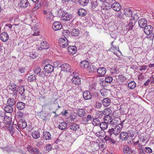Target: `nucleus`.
Instances as JSON below:
<instances>
[{"label": "nucleus", "mask_w": 154, "mask_h": 154, "mask_svg": "<svg viewBox=\"0 0 154 154\" xmlns=\"http://www.w3.org/2000/svg\"><path fill=\"white\" fill-rule=\"evenodd\" d=\"M70 33V32L68 30H64L63 32L64 35H65L66 36L69 35Z\"/></svg>", "instance_id": "obj_64"}, {"label": "nucleus", "mask_w": 154, "mask_h": 154, "mask_svg": "<svg viewBox=\"0 0 154 154\" xmlns=\"http://www.w3.org/2000/svg\"><path fill=\"white\" fill-rule=\"evenodd\" d=\"M121 128L118 125H117L114 128H112L109 130L107 132L109 136L111 137L112 134H113L115 135H117L119 134L121 131Z\"/></svg>", "instance_id": "obj_3"}, {"label": "nucleus", "mask_w": 154, "mask_h": 154, "mask_svg": "<svg viewBox=\"0 0 154 154\" xmlns=\"http://www.w3.org/2000/svg\"><path fill=\"white\" fill-rule=\"evenodd\" d=\"M103 115L105 116L109 115L111 113L112 111L109 108H106L103 111Z\"/></svg>", "instance_id": "obj_35"}, {"label": "nucleus", "mask_w": 154, "mask_h": 154, "mask_svg": "<svg viewBox=\"0 0 154 154\" xmlns=\"http://www.w3.org/2000/svg\"><path fill=\"white\" fill-rule=\"evenodd\" d=\"M58 43L60 46L62 48H65L68 45V41L66 38H60L59 40Z\"/></svg>", "instance_id": "obj_4"}, {"label": "nucleus", "mask_w": 154, "mask_h": 154, "mask_svg": "<svg viewBox=\"0 0 154 154\" xmlns=\"http://www.w3.org/2000/svg\"><path fill=\"white\" fill-rule=\"evenodd\" d=\"M119 137L120 139L122 140H125L128 137V134L126 132H121L120 134Z\"/></svg>", "instance_id": "obj_18"}, {"label": "nucleus", "mask_w": 154, "mask_h": 154, "mask_svg": "<svg viewBox=\"0 0 154 154\" xmlns=\"http://www.w3.org/2000/svg\"><path fill=\"white\" fill-rule=\"evenodd\" d=\"M108 90L105 88H103L100 91L101 95L104 97H106L108 94Z\"/></svg>", "instance_id": "obj_38"}, {"label": "nucleus", "mask_w": 154, "mask_h": 154, "mask_svg": "<svg viewBox=\"0 0 154 154\" xmlns=\"http://www.w3.org/2000/svg\"><path fill=\"white\" fill-rule=\"evenodd\" d=\"M62 28V25L59 22H54L52 25V28L54 30L57 31L61 29Z\"/></svg>", "instance_id": "obj_8"}, {"label": "nucleus", "mask_w": 154, "mask_h": 154, "mask_svg": "<svg viewBox=\"0 0 154 154\" xmlns=\"http://www.w3.org/2000/svg\"><path fill=\"white\" fill-rule=\"evenodd\" d=\"M72 82L75 85H79L81 83L80 79L78 77H74L72 79Z\"/></svg>", "instance_id": "obj_24"}, {"label": "nucleus", "mask_w": 154, "mask_h": 154, "mask_svg": "<svg viewBox=\"0 0 154 154\" xmlns=\"http://www.w3.org/2000/svg\"><path fill=\"white\" fill-rule=\"evenodd\" d=\"M70 129L72 131H76L79 128V125L75 123H73L70 126Z\"/></svg>", "instance_id": "obj_33"}, {"label": "nucleus", "mask_w": 154, "mask_h": 154, "mask_svg": "<svg viewBox=\"0 0 154 154\" xmlns=\"http://www.w3.org/2000/svg\"><path fill=\"white\" fill-rule=\"evenodd\" d=\"M27 150L28 152L31 154H34L35 153L36 154H38V151L37 148L34 149V148L31 146H28L27 147Z\"/></svg>", "instance_id": "obj_14"}, {"label": "nucleus", "mask_w": 154, "mask_h": 154, "mask_svg": "<svg viewBox=\"0 0 154 154\" xmlns=\"http://www.w3.org/2000/svg\"><path fill=\"white\" fill-rule=\"evenodd\" d=\"M61 69L62 70L66 72H69L71 68L70 66L68 64L64 63L61 66Z\"/></svg>", "instance_id": "obj_16"}, {"label": "nucleus", "mask_w": 154, "mask_h": 154, "mask_svg": "<svg viewBox=\"0 0 154 154\" xmlns=\"http://www.w3.org/2000/svg\"><path fill=\"white\" fill-rule=\"evenodd\" d=\"M54 13L55 12V14L58 16L60 17L61 19L64 21H69L72 18V17L71 14H69L66 11H62L61 10L56 8L52 10Z\"/></svg>", "instance_id": "obj_1"}, {"label": "nucleus", "mask_w": 154, "mask_h": 154, "mask_svg": "<svg viewBox=\"0 0 154 154\" xmlns=\"http://www.w3.org/2000/svg\"><path fill=\"white\" fill-rule=\"evenodd\" d=\"M87 14L86 11L84 9H80L78 10V14L79 16H83Z\"/></svg>", "instance_id": "obj_27"}, {"label": "nucleus", "mask_w": 154, "mask_h": 154, "mask_svg": "<svg viewBox=\"0 0 154 154\" xmlns=\"http://www.w3.org/2000/svg\"><path fill=\"white\" fill-rule=\"evenodd\" d=\"M102 130H100L97 133V134L96 135V136L98 137H103V132L102 131Z\"/></svg>", "instance_id": "obj_58"}, {"label": "nucleus", "mask_w": 154, "mask_h": 154, "mask_svg": "<svg viewBox=\"0 0 154 154\" xmlns=\"http://www.w3.org/2000/svg\"><path fill=\"white\" fill-rule=\"evenodd\" d=\"M124 14L127 17H130L132 14V11L129 8H125L124 10Z\"/></svg>", "instance_id": "obj_26"}, {"label": "nucleus", "mask_w": 154, "mask_h": 154, "mask_svg": "<svg viewBox=\"0 0 154 154\" xmlns=\"http://www.w3.org/2000/svg\"><path fill=\"white\" fill-rule=\"evenodd\" d=\"M41 69L40 67H37L34 69V73L35 74H38L41 72Z\"/></svg>", "instance_id": "obj_52"}, {"label": "nucleus", "mask_w": 154, "mask_h": 154, "mask_svg": "<svg viewBox=\"0 0 154 154\" xmlns=\"http://www.w3.org/2000/svg\"><path fill=\"white\" fill-rule=\"evenodd\" d=\"M67 127V125L66 122H63L60 123L58 126V128L62 130L65 129Z\"/></svg>", "instance_id": "obj_36"}, {"label": "nucleus", "mask_w": 154, "mask_h": 154, "mask_svg": "<svg viewBox=\"0 0 154 154\" xmlns=\"http://www.w3.org/2000/svg\"><path fill=\"white\" fill-rule=\"evenodd\" d=\"M139 26L141 28H143L146 26L147 21L144 18H141L138 21Z\"/></svg>", "instance_id": "obj_10"}, {"label": "nucleus", "mask_w": 154, "mask_h": 154, "mask_svg": "<svg viewBox=\"0 0 154 154\" xmlns=\"http://www.w3.org/2000/svg\"><path fill=\"white\" fill-rule=\"evenodd\" d=\"M43 12L44 14L45 15V16L48 20H52L53 17L52 15V13L50 10H49L48 11H44Z\"/></svg>", "instance_id": "obj_15"}, {"label": "nucleus", "mask_w": 154, "mask_h": 154, "mask_svg": "<svg viewBox=\"0 0 154 154\" xmlns=\"http://www.w3.org/2000/svg\"><path fill=\"white\" fill-rule=\"evenodd\" d=\"M17 107L19 110H22L25 107V103L22 102H18L17 104Z\"/></svg>", "instance_id": "obj_28"}, {"label": "nucleus", "mask_w": 154, "mask_h": 154, "mask_svg": "<svg viewBox=\"0 0 154 154\" xmlns=\"http://www.w3.org/2000/svg\"><path fill=\"white\" fill-rule=\"evenodd\" d=\"M13 31H15L16 29H19V27L18 24H12V26Z\"/></svg>", "instance_id": "obj_61"}, {"label": "nucleus", "mask_w": 154, "mask_h": 154, "mask_svg": "<svg viewBox=\"0 0 154 154\" xmlns=\"http://www.w3.org/2000/svg\"><path fill=\"white\" fill-rule=\"evenodd\" d=\"M45 151L48 152L49 151L52 149L51 145L49 144L46 145L45 146Z\"/></svg>", "instance_id": "obj_57"}, {"label": "nucleus", "mask_w": 154, "mask_h": 154, "mask_svg": "<svg viewBox=\"0 0 154 154\" xmlns=\"http://www.w3.org/2000/svg\"><path fill=\"white\" fill-rule=\"evenodd\" d=\"M145 152L147 153H150L152 152V149L149 147H146L145 148Z\"/></svg>", "instance_id": "obj_62"}, {"label": "nucleus", "mask_w": 154, "mask_h": 154, "mask_svg": "<svg viewBox=\"0 0 154 154\" xmlns=\"http://www.w3.org/2000/svg\"><path fill=\"white\" fill-rule=\"evenodd\" d=\"M16 85L14 84H11L9 85V88L12 91H14L16 89Z\"/></svg>", "instance_id": "obj_48"}, {"label": "nucleus", "mask_w": 154, "mask_h": 154, "mask_svg": "<svg viewBox=\"0 0 154 154\" xmlns=\"http://www.w3.org/2000/svg\"><path fill=\"white\" fill-rule=\"evenodd\" d=\"M139 18L138 15L134 14L129 19V23L127 26V28L128 30L131 29L135 25L136 22Z\"/></svg>", "instance_id": "obj_2"}, {"label": "nucleus", "mask_w": 154, "mask_h": 154, "mask_svg": "<svg viewBox=\"0 0 154 154\" xmlns=\"http://www.w3.org/2000/svg\"><path fill=\"white\" fill-rule=\"evenodd\" d=\"M104 120L108 123L110 124L112 122V119L109 115L105 116L104 118Z\"/></svg>", "instance_id": "obj_41"}, {"label": "nucleus", "mask_w": 154, "mask_h": 154, "mask_svg": "<svg viewBox=\"0 0 154 154\" xmlns=\"http://www.w3.org/2000/svg\"><path fill=\"white\" fill-rule=\"evenodd\" d=\"M103 113L102 111H97L96 112V115L99 118H102L103 116Z\"/></svg>", "instance_id": "obj_56"}, {"label": "nucleus", "mask_w": 154, "mask_h": 154, "mask_svg": "<svg viewBox=\"0 0 154 154\" xmlns=\"http://www.w3.org/2000/svg\"><path fill=\"white\" fill-rule=\"evenodd\" d=\"M116 79L118 82L122 83L125 81L127 78L123 75H121L116 76Z\"/></svg>", "instance_id": "obj_17"}, {"label": "nucleus", "mask_w": 154, "mask_h": 154, "mask_svg": "<svg viewBox=\"0 0 154 154\" xmlns=\"http://www.w3.org/2000/svg\"><path fill=\"white\" fill-rule=\"evenodd\" d=\"M92 8L93 9H95L97 8L98 6V3L97 1L93 2H91Z\"/></svg>", "instance_id": "obj_50"}, {"label": "nucleus", "mask_w": 154, "mask_h": 154, "mask_svg": "<svg viewBox=\"0 0 154 154\" xmlns=\"http://www.w3.org/2000/svg\"><path fill=\"white\" fill-rule=\"evenodd\" d=\"M8 131H9L10 133L11 134L12 136L13 134L14 133V130L13 128V127L12 126L11 127H9L7 129Z\"/></svg>", "instance_id": "obj_60"}, {"label": "nucleus", "mask_w": 154, "mask_h": 154, "mask_svg": "<svg viewBox=\"0 0 154 154\" xmlns=\"http://www.w3.org/2000/svg\"><path fill=\"white\" fill-rule=\"evenodd\" d=\"M77 113L80 117H83L85 115V111L83 109H79L77 111Z\"/></svg>", "instance_id": "obj_43"}, {"label": "nucleus", "mask_w": 154, "mask_h": 154, "mask_svg": "<svg viewBox=\"0 0 154 154\" xmlns=\"http://www.w3.org/2000/svg\"><path fill=\"white\" fill-rule=\"evenodd\" d=\"M27 125L26 122L25 120H20L18 123V127L22 129L26 128Z\"/></svg>", "instance_id": "obj_21"}, {"label": "nucleus", "mask_w": 154, "mask_h": 154, "mask_svg": "<svg viewBox=\"0 0 154 154\" xmlns=\"http://www.w3.org/2000/svg\"><path fill=\"white\" fill-rule=\"evenodd\" d=\"M68 52L70 54L73 55L76 51V48L75 46H69L68 48Z\"/></svg>", "instance_id": "obj_23"}, {"label": "nucleus", "mask_w": 154, "mask_h": 154, "mask_svg": "<svg viewBox=\"0 0 154 154\" xmlns=\"http://www.w3.org/2000/svg\"><path fill=\"white\" fill-rule=\"evenodd\" d=\"M97 70V67L94 65H92L88 69L89 72L90 73L96 72Z\"/></svg>", "instance_id": "obj_44"}, {"label": "nucleus", "mask_w": 154, "mask_h": 154, "mask_svg": "<svg viewBox=\"0 0 154 154\" xmlns=\"http://www.w3.org/2000/svg\"><path fill=\"white\" fill-rule=\"evenodd\" d=\"M136 86V84L134 81H132L129 82L128 84V87L131 89H133Z\"/></svg>", "instance_id": "obj_40"}, {"label": "nucleus", "mask_w": 154, "mask_h": 154, "mask_svg": "<svg viewBox=\"0 0 154 154\" xmlns=\"http://www.w3.org/2000/svg\"><path fill=\"white\" fill-rule=\"evenodd\" d=\"M31 134L32 137L34 139H38L40 137V133L38 131L32 132Z\"/></svg>", "instance_id": "obj_32"}, {"label": "nucleus", "mask_w": 154, "mask_h": 154, "mask_svg": "<svg viewBox=\"0 0 154 154\" xmlns=\"http://www.w3.org/2000/svg\"><path fill=\"white\" fill-rule=\"evenodd\" d=\"M116 17L120 19H125L124 13L122 14L121 12H119L116 14Z\"/></svg>", "instance_id": "obj_46"}, {"label": "nucleus", "mask_w": 154, "mask_h": 154, "mask_svg": "<svg viewBox=\"0 0 154 154\" xmlns=\"http://www.w3.org/2000/svg\"><path fill=\"white\" fill-rule=\"evenodd\" d=\"M16 91H17L22 96H25V94L24 93L25 92V89L23 86L21 85L19 86L17 88Z\"/></svg>", "instance_id": "obj_20"}, {"label": "nucleus", "mask_w": 154, "mask_h": 154, "mask_svg": "<svg viewBox=\"0 0 154 154\" xmlns=\"http://www.w3.org/2000/svg\"><path fill=\"white\" fill-rule=\"evenodd\" d=\"M83 97L85 100H88L91 98V95L89 91H85L83 93Z\"/></svg>", "instance_id": "obj_13"}, {"label": "nucleus", "mask_w": 154, "mask_h": 154, "mask_svg": "<svg viewBox=\"0 0 154 154\" xmlns=\"http://www.w3.org/2000/svg\"><path fill=\"white\" fill-rule=\"evenodd\" d=\"M36 3L37 4L35 5V7L32 9V12H33L34 11H35L39 8V6L41 4L39 2Z\"/></svg>", "instance_id": "obj_54"}, {"label": "nucleus", "mask_w": 154, "mask_h": 154, "mask_svg": "<svg viewBox=\"0 0 154 154\" xmlns=\"http://www.w3.org/2000/svg\"><path fill=\"white\" fill-rule=\"evenodd\" d=\"M100 121L98 119L96 118L93 119L92 124L94 125L98 126L100 125Z\"/></svg>", "instance_id": "obj_45"}, {"label": "nucleus", "mask_w": 154, "mask_h": 154, "mask_svg": "<svg viewBox=\"0 0 154 154\" xmlns=\"http://www.w3.org/2000/svg\"><path fill=\"white\" fill-rule=\"evenodd\" d=\"M29 4L27 0H20L18 3V6L22 8H26Z\"/></svg>", "instance_id": "obj_9"}, {"label": "nucleus", "mask_w": 154, "mask_h": 154, "mask_svg": "<svg viewBox=\"0 0 154 154\" xmlns=\"http://www.w3.org/2000/svg\"><path fill=\"white\" fill-rule=\"evenodd\" d=\"M106 72V69L104 67H100L97 69V73L100 75V76H102L104 75Z\"/></svg>", "instance_id": "obj_19"}, {"label": "nucleus", "mask_w": 154, "mask_h": 154, "mask_svg": "<svg viewBox=\"0 0 154 154\" xmlns=\"http://www.w3.org/2000/svg\"><path fill=\"white\" fill-rule=\"evenodd\" d=\"M79 2L82 6H86L89 2V0H79Z\"/></svg>", "instance_id": "obj_47"}, {"label": "nucleus", "mask_w": 154, "mask_h": 154, "mask_svg": "<svg viewBox=\"0 0 154 154\" xmlns=\"http://www.w3.org/2000/svg\"><path fill=\"white\" fill-rule=\"evenodd\" d=\"M47 43L46 41H43L41 43V49H48L49 47V45L47 44Z\"/></svg>", "instance_id": "obj_29"}, {"label": "nucleus", "mask_w": 154, "mask_h": 154, "mask_svg": "<svg viewBox=\"0 0 154 154\" xmlns=\"http://www.w3.org/2000/svg\"><path fill=\"white\" fill-rule=\"evenodd\" d=\"M110 71L112 73L115 74H118V69L116 67H114L111 69Z\"/></svg>", "instance_id": "obj_49"}, {"label": "nucleus", "mask_w": 154, "mask_h": 154, "mask_svg": "<svg viewBox=\"0 0 154 154\" xmlns=\"http://www.w3.org/2000/svg\"><path fill=\"white\" fill-rule=\"evenodd\" d=\"M114 41H113L112 42L110 43V45L111 46V48L109 49V50H110V51H120L119 50V47H118L117 50V47H116V46H114V45L113 44V43L114 42Z\"/></svg>", "instance_id": "obj_42"}, {"label": "nucleus", "mask_w": 154, "mask_h": 154, "mask_svg": "<svg viewBox=\"0 0 154 154\" xmlns=\"http://www.w3.org/2000/svg\"><path fill=\"white\" fill-rule=\"evenodd\" d=\"M54 66L50 64H48L45 66L44 69L45 71L48 73L52 72L54 71Z\"/></svg>", "instance_id": "obj_7"}, {"label": "nucleus", "mask_w": 154, "mask_h": 154, "mask_svg": "<svg viewBox=\"0 0 154 154\" xmlns=\"http://www.w3.org/2000/svg\"><path fill=\"white\" fill-rule=\"evenodd\" d=\"M15 101L14 99L11 97L9 98L7 101V104L9 106H13L15 103Z\"/></svg>", "instance_id": "obj_30"}, {"label": "nucleus", "mask_w": 154, "mask_h": 154, "mask_svg": "<svg viewBox=\"0 0 154 154\" xmlns=\"http://www.w3.org/2000/svg\"><path fill=\"white\" fill-rule=\"evenodd\" d=\"M71 32L72 35L75 36H78L79 33V30L77 28L72 29Z\"/></svg>", "instance_id": "obj_39"}, {"label": "nucleus", "mask_w": 154, "mask_h": 154, "mask_svg": "<svg viewBox=\"0 0 154 154\" xmlns=\"http://www.w3.org/2000/svg\"><path fill=\"white\" fill-rule=\"evenodd\" d=\"M4 109V110L8 113H11L13 111V109L12 106H9L8 105L5 107Z\"/></svg>", "instance_id": "obj_37"}, {"label": "nucleus", "mask_w": 154, "mask_h": 154, "mask_svg": "<svg viewBox=\"0 0 154 154\" xmlns=\"http://www.w3.org/2000/svg\"><path fill=\"white\" fill-rule=\"evenodd\" d=\"M35 78L34 75H32L28 77V81L29 82H32L35 80Z\"/></svg>", "instance_id": "obj_55"}, {"label": "nucleus", "mask_w": 154, "mask_h": 154, "mask_svg": "<svg viewBox=\"0 0 154 154\" xmlns=\"http://www.w3.org/2000/svg\"><path fill=\"white\" fill-rule=\"evenodd\" d=\"M123 152L124 154H135L134 151L131 147L127 146L124 147Z\"/></svg>", "instance_id": "obj_5"}, {"label": "nucleus", "mask_w": 154, "mask_h": 154, "mask_svg": "<svg viewBox=\"0 0 154 154\" xmlns=\"http://www.w3.org/2000/svg\"><path fill=\"white\" fill-rule=\"evenodd\" d=\"M111 8L114 10L116 11H119L121 8V5L119 3L115 2L111 5Z\"/></svg>", "instance_id": "obj_12"}, {"label": "nucleus", "mask_w": 154, "mask_h": 154, "mask_svg": "<svg viewBox=\"0 0 154 154\" xmlns=\"http://www.w3.org/2000/svg\"><path fill=\"white\" fill-rule=\"evenodd\" d=\"M113 80L111 76H108L105 78V81L107 83H110Z\"/></svg>", "instance_id": "obj_53"}, {"label": "nucleus", "mask_w": 154, "mask_h": 154, "mask_svg": "<svg viewBox=\"0 0 154 154\" xmlns=\"http://www.w3.org/2000/svg\"><path fill=\"white\" fill-rule=\"evenodd\" d=\"M0 38L3 42H6L9 38V36L8 33L5 32H2L0 35Z\"/></svg>", "instance_id": "obj_11"}, {"label": "nucleus", "mask_w": 154, "mask_h": 154, "mask_svg": "<svg viewBox=\"0 0 154 154\" xmlns=\"http://www.w3.org/2000/svg\"><path fill=\"white\" fill-rule=\"evenodd\" d=\"M43 137L46 140H48L51 138V135L48 132H44L43 134Z\"/></svg>", "instance_id": "obj_31"}, {"label": "nucleus", "mask_w": 154, "mask_h": 154, "mask_svg": "<svg viewBox=\"0 0 154 154\" xmlns=\"http://www.w3.org/2000/svg\"><path fill=\"white\" fill-rule=\"evenodd\" d=\"M107 123L106 122H102L100 123V128L103 130H105L108 128Z\"/></svg>", "instance_id": "obj_34"}, {"label": "nucleus", "mask_w": 154, "mask_h": 154, "mask_svg": "<svg viewBox=\"0 0 154 154\" xmlns=\"http://www.w3.org/2000/svg\"><path fill=\"white\" fill-rule=\"evenodd\" d=\"M80 66L83 69L88 68L89 67V63L86 60H83L81 62L80 64Z\"/></svg>", "instance_id": "obj_22"}, {"label": "nucleus", "mask_w": 154, "mask_h": 154, "mask_svg": "<svg viewBox=\"0 0 154 154\" xmlns=\"http://www.w3.org/2000/svg\"><path fill=\"white\" fill-rule=\"evenodd\" d=\"M144 29V32L147 35H150L152 33L153 27L150 25H147L145 26Z\"/></svg>", "instance_id": "obj_6"}, {"label": "nucleus", "mask_w": 154, "mask_h": 154, "mask_svg": "<svg viewBox=\"0 0 154 154\" xmlns=\"http://www.w3.org/2000/svg\"><path fill=\"white\" fill-rule=\"evenodd\" d=\"M117 121L115 120H113L112 119V122H111L110 124H111V125H112V126H115V127L117 126L116 125H118V123H117Z\"/></svg>", "instance_id": "obj_63"}, {"label": "nucleus", "mask_w": 154, "mask_h": 154, "mask_svg": "<svg viewBox=\"0 0 154 154\" xmlns=\"http://www.w3.org/2000/svg\"><path fill=\"white\" fill-rule=\"evenodd\" d=\"M100 130V128L99 127H94L92 131L96 135L97 134V133Z\"/></svg>", "instance_id": "obj_51"}, {"label": "nucleus", "mask_w": 154, "mask_h": 154, "mask_svg": "<svg viewBox=\"0 0 154 154\" xmlns=\"http://www.w3.org/2000/svg\"><path fill=\"white\" fill-rule=\"evenodd\" d=\"M102 102L104 106H108L110 105L111 100L108 98H105L103 99Z\"/></svg>", "instance_id": "obj_25"}, {"label": "nucleus", "mask_w": 154, "mask_h": 154, "mask_svg": "<svg viewBox=\"0 0 154 154\" xmlns=\"http://www.w3.org/2000/svg\"><path fill=\"white\" fill-rule=\"evenodd\" d=\"M36 53L35 52H32L30 53L29 54V56L32 58L33 59H34L37 57Z\"/></svg>", "instance_id": "obj_59"}]
</instances>
